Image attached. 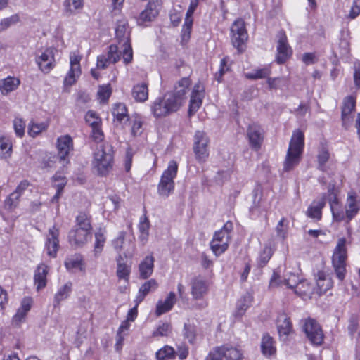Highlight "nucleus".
Listing matches in <instances>:
<instances>
[{"label":"nucleus","mask_w":360,"mask_h":360,"mask_svg":"<svg viewBox=\"0 0 360 360\" xmlns=\"http://www.w3.org/2000/svg\"><path fill=\"white\" fill-rule=\"evenodd\" d=\"M198 5V0H191L190 5L186 13V18L182 27V38L184 40H187L190 38L193 22L192 16Z\"/></svg>","instance_id":"nucleus-22"},{"label":"nucleus","mask_w":360,"mask_h":360,"mask_svg":"<svg viewBox=\"0 0 360 360\" xmlns=\"http://www.w3.org/2000/svg\"><path fill=\"white\" fill-rule=\"evenodd\" d=\"M356 97L355 96H346L342 102L341 108V120L342 127L347 129L352 121L353 117L352 114L356 109Z\"/></svg>","instance_id":"nucleus-13"},{"label":"nucleus","mask_w":360,"mask_h":360,"mask_svg":"<svg viewBox=\"0 0 360 360\" xmlns=\"http://www.w3.org/2000/svg\"><path fill=\"white\" fill-rule=\"evenodd\" d=\"M81 74V70H75L70 68L67 76L64 79V85L72 86L76 82V79Z\"/></svg>","instance_id":"nucleus-56"},{"label":"nucleus","mask_w":360,"mask_h":360,"mask_svg":"<svg viewBox=\"0 0 360 360\" xmlns=\"http://www.w3.org/2000/svg\"><path fill=\"white\" fill-rule=\"evenodd\" d=\"M360 15V0H353L352 6L349 11L348 18L351 20L355 19Z\"/></svg>","instance_id":"nucleus-64"},{"label":"nucleus","mask_w":360,"mask_h":360,"mask_svg":"<svg viewBox=\"0 0 360 360\" xmlns=\"http://www.w3.org/2000/svg\"><path fill=\"white\" fill-rule=\"evenodd\" d=\"M261 350L264 356L270 357L276 354L275 341L269 334H264L262 338Z\"/></svg>","instance_id":"nucleus-33"},{"label":"nucleus","mask_w":360,"mask_h":360,"mask_svg":"<svg viewBox=\"0 0 360 360\" xmlns=\"http://www.w3.org/2000/svg\"><path fill=\"white\" fill-rule=\"evenodd\" d=\"M20 84L19 79L8 76L0 80V91L3 95H7L15 91Z\"/></svg>","instance_id":"nucleus-34"},{"label":"nucleus","mask_w":360,"mask_h":360,"mask_svg":"<svg viewBox=\"0 0 360 360\" xmlns=\"http://www.w3.org/2000/svg\"><path fill=\"white\" fill-rule=\"evenodd\" d=\"M20 195L14 191L5 200V206L8 209L15 208L20 202Z\"/></svg>","instance_id":"nucleus-57"},{"label":"nucleus","mask_w":360,"mask_h":360,"mask_svg":"<svg viewBox=\"0 0 360 360\" xmlns=\"http://www.w3.org/2000/svg\"><path fill=\"white\" fill-rule=\"evenodd\" d=\"M20 20L18 15H13L11 17L1 19L0 21V30H4L9 27L11 25L17 23Z\"/></svg>","instance_id":"nucleus-59"},{"label":"nucleus","mask_w":360,"mask_h":360,"mask_svg":"<svg viewBox=\"0 0 360 360\" xmlns=\"http://www.w3.org/2000/svg\"><path fill=\"white\" fill-rule=\"evenodd\" d=\"M176 302V295L170 292L165 300H159L156 304L155 314L158 316L170 311Z\"/></svg>","instance_id":"nucleus-31"},{"label":"nucleus","mask_w":360,"mask_h":360,"mask_svg":"<svg viewBox=\"0 0 360 360\" xmlns=\"http://www.w3.org/2000/svg\"><path fill=\"white\" fill-rule=\"evenodd\" d=\"M132 96L138 102H144L148 100V85L145 83L135 85L132 89Z\"/></svg>","instance_id":"nucleus-38"},{"label":"nucleus","mask_w":360,"mask_h":360,"mask_svg":"<svg viewBox=\"0 0 360 360\" xmlns=\"http://www.w3.org/2000/svg\"><path fill=\"white\" fill-rule=\"evenodd\" d=\"M233 228V223L228 221L219 231L215 232L210 243L211 249L215 255H219L227 250L230 241V232Z\"/></svg>","instance_id":"nucleus-8"},{"label":"nucleus","mask_w":360,"mask_h":360,"mask_svg":"<svg viewBox=\"0 0 360 360\" xmlns=\"http://www.w3.org/2000/svg\"><path fill=\"white\" fill-rule=\"evenodd\" d=\"M252 302V296L250 294H246L237 304L236 310L235 311V316L236 317H241L249 308Z\"/></svg>","instance_id":"nucleus-41"},{"label":"nucleus","mask_w":360,"mask_h":360,"mask_svg":"<svg viewBox=\"0 0 360 360\" xmlns=\"http://www.w3.org/2000/svg\"><path fill=\"white\" fill-rule=\"evenodd\" d=\"M13 152V144L10 136L0 134V155L2 158H9Z\"/></svg>","instance_id":"nucleus-37"},{"label":"nucleus","mask_w":360,"mask_h":360,"mask_svg":"<svg viewBox=\"0 0 360 360\" xmlns=\"http://www.w3.org/2000/svg\"><path fill=\"white\" fill-rule=\"evenodd\" d=\"M302 61L305 65H310L318 61V57L314 52L304 53L302 57Z\"/></svg>","instance_id":"nucleus-63"},{"label":"nucleus","mask_w":360,"mask_h":360,"mask_svg":"<svg viewBox=\"0 0 360 360\" xmlns=\"http://www.w3.org/2000/svg\"><path fill=\"white\" fill-rule=\"evenodd\" d=\"M58 160V157L51 154H46L41 160V167L44 169L52 168L56 160Z\"/></svg>","instance_id":"nucleus-58"},{"label":"nucleus","mask_w":360,"mask_h":360,"mask_svg":"<svg viewBox=\"0 0 360 360\" xmlns=\"http://www.w3.org/2000/svg\"><path fill=\"white\" fill-rule=\"evenodd\" d=\"M178 172V164L175 160L169 162L167 168L161 176L158 186V191L160 195L168 197L174 189V179Z\"/></svg>","instance_id":"nucleus-7"},{"label":"nucleus","mask_w":360,"mask_h":360,"mask_svg":"<svg viewBox=\"0 0 360 360\" xmlns=\"http://www.w3.org/2000/svg\"><path fill=\"white\" fill-rule=\"evenodd\" d=\"M75 227L84 228L86 231H91V219L86 214L81 212L76 217V226Z\"/></svg>","instance_id":"nucleus-45"},{"label":"nucleus","mask_w":360,"mask_h":360,"mask_svg":"<svg viewBox=\"0 0 360 360\" xmlns=\"http://www.w3.org/2000/svg\"><path fill=\"white\" fill-rule=\"evenodd\" d=\"M143 132V120L140 115L136 114L133 117L131 134L136 136L141 135Z\"/></svg>","instance_id":"nucleus-49"},{"label":"nucleus","mask_w":360,"mask_h":360,"mask_svg":"<svg viewBox=\"0 0 360 360\" xmlns=\"http://www.w3.org/2000/svg\"><path fill=\"white\" fill-rule=\"evenodd\" d=\"M53 48H48L39 56L36 62L39 69L44 73H49L55 66L54 51Z\"/></svg>","instance_id":"nucleus-18"},{"label":"nucleus","mask_w":360,"mask_h":360,"mask_svg":"<svg viewBox=\"0 0 360 360\" xmlns=\"http://www.w3.org/2000/svg\"><path fill=\"white\" fill-rule=\"evenodd\" d=\"M58 157L60 163L65 166L69 163L68 155L72 149V140L70 136H64L58 139Z\"/></svg>","instance_id":"nucleus-17"},{"label":"nucleus","mask_w":360,"mask_h":360,"mask_svg":"<svg viewBox=\"0 0 360 360\" xmlns=\"http://www.w3.org/2000/svg\"><path fill=\"white\" fill-rule=\"evenodd\" d=\"M210 140L203 131H196L193 139V152L195 159L200 163L205 162L209 156Z\"/></svg>","instance_id":"nucleus-9"},{"label":"nucleus","mask_w":360,"mask_h":360,"mask_svg":"<svg viewBox=\"0 0 360 360\" xmlns=\"http://www.w3.org/2000/svg\"><path fill=\"white\" fill-rule=\"evenodd\" d=\"M270 73L271 71L269 68H264L262 69L255 70L252 72H248L245 75V77L250 79H263L269 77Z\"/></svg>","instance_id":"nucleus-48"},{"label":"nucleus","mask_w":360,"mask_h":360,"mask_svg":"<svg viewBox=\"0 0 360 360\" xmlns=\"http://www.w3.org/2000/svg\"><path fill=\"white\" fill-rule=\"evenodd\" d=\"M292 169V136L289 141L288 150L283 165V171L289 172Z\"/></svg>","instance_id":"nucleus-51"},{"label":"nucleus","mask_w":360,"mask_h":360,"mask_svg":"<svg viewBox=\"0 0 360 360\" xmlns=\"http://www.w3.org/2000/svg\"><path fill=\"white\" fill-rule=\"evenodd\" d=\"M191 81L188 77L181 79L174 87V91H169L173 96L179 100V105L181 107L186 98V94L190 86Z\"/></svg>","instance_id":"nucleus-27"},{"label":"nucleus","mask_w":360,"mask_h":360,"mask_svg":"<svg viewBox=\"0 0 360 360\" xmlns=\"http://www.w3.org/2000/svg\"><path fill=\"white\" fill-rule=\"evenodd\" d=\"M72 284L69 281L58 289L54 296L53 306L55 307L59 305L61 301L65 300L69 297L72 291Z\"/></svg>","instance_id":"nucleus-39"},{"label":"nucleus","mask_w":360,"mask_h":360,"mask_svg":"<svg viewBox=\"0 0 360 360\" xmlns=\"http://www.w3.org/2000/svg\"><path fill=\"white\" fill-rule=\"evenodd\" d=\"M276 325L281 340L283 342L289 340V335L292 332L290 317L285 313L279 314Z\"/></svg>","instance_id":"nucleus-20"},{"label":"nucleus","mask_w":360,"mask_h":360,"mask_svg":"<svg viewBox=\"0 0 360 360\" xmlns=\"http://www.w3.org/2000/svg\"><path fill=\"white\" fill-rule=\"evenodd\" d=\"M347 240L345 238H341L333 250L331 257V263L338 279L342 282L347 274V262L348 259Z\"/></svg>","instance_id":"nucleus-3"},{"label":"nucleus","mask_w":360,"mask_h":360,"mask_svg":"<svg viewBox=\"0 0 360 360\" xmlns=\"http://www.w3.org/2000/svg\"><path fill=\"white\" fill-rule=\"evenodd\" d=\"M46 129V125L41 124H30L28 127V134L34 137Z\"/></svg>","instance_id":"nucleus-61"},{"label":"nucleus","mask_w":360,"mask_h":360,"mask_svg":"<svg viewBox=\"0 0 360 360\" xmlns=\"http://www.w3.org/2000/svg\"><path fill=\"white\" fill-rule=\"evenodd\" d=\"M247 133L251 147L255 150H259L263 141V131L261 127L252 124L248 127Z\"/></svg>","instance_id":"nucleus-24"},{"label":"nucleus","mask_w":360,"mask_h":360,"mask_svg":"<svg viewBox=\"0 0 360 360\" xmlns=\"http://www.w3.org/2000/svg\"><path fill=\"white\" fill-rule=\"evenodd\" d=\"M329 205L332 213L333 219L336 222V214L341 210L340 202L336 194L329 200Z\"/></svg>","instance_id":"nucleus-52"},{"label":"nucleus","mask_w":360,"mask_h":360,"mask_svg":"<svg viewBox=\"0 0 360 360\" xmlns=\"http://www.w3.org/2000/svg\"><path fill=\"white\" fill-rule=\"evenodd\" d=\"M106 230L104 227H99L95 232V242L93 252L95 257H98L103 250L106 242Z\"/></svg>","instance_id":"nucleus-32"},{"label":"nucleus","mask_w":360,"mask_h":360,"mask_svg":"<svg viewBox=\"0 0 360 360\" xmlns=\"http://www.w3.org/2000/svg\"><path fill=\"white\" fill-rule=\"evenodd\" d=\"M242 353L235 347L223 346L210 352L205 360H241Z\"/></svg>","instance_id":"nucleus-11"},{"label":"nucleus","mask_w":360,"mask_h":360,"mask_svg":"<svg viewBox=\"0 0 360 360\" xmlns=\"http://www.w3.org/2000/svg\"><path fill=\"white\" fill-rule=\"evenodd\" d=\"M277 55L276 60L278 64L284 63L291 54V47L289 45L285 34L281 31L277 36Z\"/></svg>","instance_id":"nucleus-16"},{"label":"nucleus","mask_w":360,"mask_h":360,"mask_svg":"<svg viewBox=\"0 0 360 360\" xmlns=\"http://www.w3.org/2000/svg\"><path fill=\"white\" fill-rule=\"evenodd\" d=\"M312 292L313 288L310 283L306 279L300 280L294 285V293L303 300L310 299Z\"/></svg>","instance_id":"nucleus-30"},{"label":"nucleus","mask_w":360,"mask_h":360,"mask_svg":"<svg viewBox=\"0 0 360 360\" xmlns=\"http://www.w3.org/2000/svg\"><path fill=\"white\" fill-rule=\"evenodd\" d=\"M84 6V0H64V12L66 15H70L77 10L82 9Z\"/></svg>","instance_id":"nucleus-42"},{"label":"nucleus","mask_w":360,"mask_h":360,"mask_svg":"<svg viewBox=\"0 0 360 360\" xmlns=\"http://www.w3.org/2000/svg\"><path fill=\"white\" fill-rule=\"evenodd\" d=\"M126 235L125 231H121L118 232L117 236L111 240V245L117 253L121 252L123 250Z\"/></svg>","instance_id":"nucleus-46"},{"label":"nucleus","mask_w":360,"mask_h":360,"mask_svg":"<svg viewBox=\"0 0 360 360\" xmlns=\"http://www.w3.org/2000/svg\"><path fill=\"white\" fill-rule=\"evenodd\" d=\"M115 35L118 43L122 49V58L125 65L133 60V50L131 45V29L125 18L117 20L115 27Z\"/></svg>","instance_id":"nucleus-2"},{"label":"nucleus","mask_w":360,"mask_h":360,"mask_svg":"<svg viewBox=\"0 0 360 360\" xmlns=\"http://www.w3.org/2000/svg\"><path fill=\"white\" fill-rule=\"evenodd\" d=\"M155 258L148 255L139 264V277L141 279L148 278L153 272Z\"/></svg>","instance_id":"nucleus-28"},{"label":"nucleus","mask_w":360,"mask_h":360,"mask_svg":"<svg viewBox=\"0 0 360 360\" xmlns=\"http://www.w3.org/2000/svg\"><path fill=\"white\" fill-rule=\"evenodd\" d=\"M359 211L360 198L355 191H351L347 194L345 210L341 208V210L336 214V222L345 221L347 224H349Z\"/></svg>","instance_id":"nucleus-6"},{"label":"nucleus","mask_w":360,"mask_h":360,"mask_svg":"<svg viewBox=\"0 0 360 360\" xmlns=\"http://www.w3.org/2000/svg\"><path fill=\"white\" fill-rule=\"evenodd\" d=\"M13 128L18 137L22 138L24 136L25 123L21 118H15L13 120Z\"/></svg>","instance_id":"nucleus-60"},{"label":"nucleus","mask_w":360,"mask_h":360,"mask_svg":"<svg viewBox=\"0 0 360 360\" xmlns=\"http://www.w3.org/2000/svg\"><path fill=\"white\" fill-rule=\"evenodd\" d=\"M59 230L53 226L49 229L45 243V249L47 255L51 257H56L59 249Z\"/></svg>","instance_id":"nucleus-19"},{"label":"nucleus","mask_w":360,"mask_h":360,"mask_svg":"<svg viewBox=\"0 0 360 360\" xmlns=\"http://www.w3.org/2000/svg\"><path fill=\"white\" fill-rule=\"evenodd\" d=\"M191 295L195 300L201 299L207 292V282L200 278H194L191 281Z\"/></svg>","instance_id":"nucleus-29"},{"label":"nucleus","mask_w":360,"mask_h":360,"mask_svg":"<svg viewBox=\"0 0 360 360\" xmlns=\"http://www.w3.org/2000/svg\"><path fill=\"white\" fill-rule=\"evenodd\" d=\"M315 279L319 294H324L333 287V278L324 270H319L315 275Z\"/></svg>","instance_id":"nucleus-23"},{"label":"nucleus","mask_w":360,"mask_h":360,"mask_svg":"<svg viewBox=\"0 0 360 360\" xmlns=\"http://www.w3.org/2000/svg\"><path fill=\"white\" fill-rule=\"evenodd\" d=\"M304 148V134L300 129L294 131V166L300 161Z\"/></svg>","instance_id":"nucleus-25"},{"label":"nucleus","mask_w":360,"mask_h":360,"mask_svg":"<svg viewBox=\"0 0 360 360\" xmlns=\"http://www.w3.org/2000/svg\"><path fill=\"white\" fill-rule=\"evenodd\" d=\"M273 254V250L270 247L266 246L264 248L263 250L261 252L258 259L257 264L259 267L264 266L271 257Z\"/></svg>","instance_id":"nucleus-47"},{"label":"nucleus","mask_w":360,"mask_h":360,"mask_svg":"<svg viewBox=\"0 0 360 360\" xmlns=\"http://www.w3.org/2000/svg\"><path fill=\"white\" fill-rule=\"evenodd\" d=\"M131 272L130 266L127 265L126 264L117 265V276L120 279H124L125 281H128L129 276Z\"/></svg>","instance_id":"nucleus-55"},{"label":"nucleus","mask_w":360,"mask_h":360,"mask_svg":"<svg viewBox=\"0 0 360 360\" xmlns=\"http://www.w3.org/2000/svg\"><path fill=\"white\" fill-rule=\"evenodd\" d=\"M300 325L302 332L313 346L319 347L323 344L325 339L323 330L315 319L311 317L302 319L300 321Z\"/></svg>","instance_id":"nucleus-5"},{"label":"nucleus","mask_w":360,"mask_h":360,"mask_svg":"<svg viewBox=\"0 0 360 360\" xmlns=\"http://www.w3.org/2000/svg\"><path fill=\"white\" fill-rule=\"evenodd\" d=\"M171 332V326L168 323H160L157 329L153 333V336H167Z\"/></svg>","instance_id":"nucleus-54"},{"label":"nucleus","mask_w":360,"mask_h":360,"mask_svg":"<svg viewBox=\"0 0 360 360\" xmlns=\"http://www.w3.org/2000/svg\"><path fill=\"white\" fill-rule=\"evenodd\" d=\"M122 55V51L121 52L118 50V46L111 44L106 53L97 57V68L102 70L107 68L110 64H114L119 61Z\"/></svg>","instance_id":"nucleus-12"},{"label":"nucleus","mask_w":360,"mask_h":360,"mask_svg":"<svg viewBox=\"0 0 360 360\" xmlns=\"http://www.w3.org/2000/svg\"><path fill=\"white\" fill-rule=\"evenodd\" d=\"M90 236L91 231L75 226L68 233V240L72 245L82 246L87 242Z\"/></svg>","instance_id":"nucleus-21"},{"label":"nucleus","mask_w":360,"mask_h":360,"mask_svg":"<svg viewBox=\"0 0 360 360\" xmlns=\"http://www.w3.org/2000/svg\"><path fill=\"white\" fill-rule=\"evenodd\" d=\"M161 5V0H150L140 13L137 19L138 25H143L145 22L153 21L158 15Z\"/></svg>","instance_id":"nucleus-14"},{"label":"nucleus","mask_w":360,"mask_h":360,"mask_svg":"<svg viewBox=\"0 0 360 360\" xmlns=\"http://www.w3.org/2000/svg\"><path fill=\"white\" fill-rule=\"evenodd\" d=\"M157 360H169L176 356V351L172 347L165 345L160 349L155 354Z\"/></svg>","instance_id":"nucleus-43"},{"label":"nucleus","mask_w":360,"mask_h":360,"mask_svg":"<svg viewBox=\"0 0 360 360\" xmlns=\"http://www.w3.org/2000/svg\"><path fill=\"white\" fill-rule=\"evenodd\" d=\"M285 285L288 288H292L288 279L281 280L279 276L274 272L269 283L270 288Z\"/></svg>","instance_id":"nucleus-50"},{"label":"nucleus","mask_w":360,"mask_h":360,"mask_svg":"<svg viewBox=\"0 0 360 360\" xmlns=\"http://www.w3.org/2000/svg\"><path fill=\"white\" fill-rule=\"evenodd\" d=\"M203 89L200 85H195L193 91H192L189 112H196L202 104L203 98Z\"/></svg>","instance_id":"nucleus-36"},{"label":"nucleus","mask_w":360,"mask_h":360,"mask_svg":"<svg viewBox=\"0 0 360 360\" xmlns=\"http://www.w3.org/2000/svg\"><path fill=\"white\" fill-rule=\"evenodd\" d=\"M195 327L191 324L184 325V336L188 342L193 343L195 338Z\"/></svg>","instance_id":"nucleus-62"},{"label":"nucleus","mask_w":360,"mask_h":360,"mask_svg":"<svg viewBox=\"0 0 360 360\" xmlns=\"http://www.w3.org/2000/svg\"><path fill=\"white\" fill-rule=\"evenodd\" d=\"M179 100L172 93H165L155 98L150 104V111L155 118H162L177 112L180 109Z\"/></svg>","instance_id":"nucleus-1"},{"label":"nucleus","mask_w":360,"mask_h":360,"mask_svg":"<svg viewBox=\"0 0 360 360\" xmlns=\"http://www.w3.org/2000/svg\"><path fill=\"white\" fill-rule=\"evenodd\" d=\"M112 115L119 122H122L125 117H128L126 105L121 103H116L112 109Z\"/></svg>","instance_id":"nucleus-44"},{"label":"nucleus","mask_w":360,"mask_h":360,"mask_svg":"<svg viewBox=\"0 0 360 360\" xmlns=\"http://www.w3.org/2000/svg\"><path fill=\"white\" fill-rule=\"evenodd\" d=\"M82 259L79 255H74L66 258L65 266L68 270L79 268L81 265Z\"/></svg>","instance_id":"nucleus-53"},{"label":"nucleus","mask_w":360,"mask_h":360,"mask_svg":"<svg viewBox=\"0 0 360 360\" xmlns=\"http://www.w3.org/2000/svg\"><path fill=\"white\" fill-rule=\"evenodd\" d=\"M49 271V266L44 263H41L37 266L34 271V281L38 291L46 287L47 283L46 276Z\"/></svg>","instance_id":"nucleus-26"},{"label":"nucleus","mask_w":360,"mask_h":360,"mask_svg":"<svg viewBox=\"0 0 360 360\" xmlns=\"http://www.w3.org/2000/svg\"><path fill=\"white\" fill-rule=\"evenodd\" d=\"M330 158V154L329 150L326 147H323L321 150H319L317 155V168L319 170L323 172H327L326 163L329 160Z\"/></svg>","instance_id":"nucleus-40"},{"label":"nucleus","mask_w":360,"mask_h":360,"mask_svg":"<svg viewBox=\"0 0 360 360\" xmlns=\"http://www.w3.org/2000/svg\"><path fill=\"white\" fill-rule=\"evenodd\" d=\"M113 155L112 146L108 143L101 144L97 148L94 153L93 165L99 175L105 176L111 170Z\"/></svg>","instance_id":"nucleus-4"},{"label":"nucleus","mask_w":360,"mask_h":360,"mask_svg":"<svg viewBox=\"0 0 360 360\" xmlns=\"http://www.w3.org/2000/svg\"><path fill=\"white\" fill-rule=\"evenodd\" d=\"M158 285L155 279H150L145 282L139 288L138 295L135 302L136 304H139L145 298V297L151 291L157 289Z\"/></svg>","instance_id":"nucleus-35"},{"label":"nucleus","mask_w":360,"mask_h":360,"mask_svg":"<svg viewBox=\"0 0 360 360\" xmlns=\"http://www.w3.org/2000/svg\"><path fill=\"white\" fill-rule=\"evenodd\" d=\"M326 193H323L319 199L314 200L306 211V216L314 221H319L323 217V209L326 207Z\"/></svg>","instance_id":"nucleus-15"},{"label":"nucleus","mask_w":360,"mask_h":360,"mask_svg":"<svg viewBox=\"0 0 360 360\" xmlns=\"http://www.w3.org/2000/svg\"><path fill=\"white\" fill-rule=\"evenodd\" d=\"M231 42L239 53L243 51V45L248 38L245 29V22L242 19H238L232 24L231 27Z\"/></svg>","instance_id":"nucleus-10"}]
</instances>
